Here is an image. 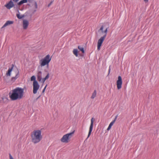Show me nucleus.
<instances>
[{"instance_id":"obj_1","label":"nucleus","mask_w":159,"mask_h":159,"mask_svg":"<svg viewBox=\"0 0 159 159\" xmlns=\"http://www.w3.org/2000/svg\"><path fill=\"white\" fill-rule=\"evenodd\" d=\"M24 94V89L19 87L12 90L11 92L9 93V96L11 100H16L21 99Z\"/></svg>"},{"instance_id":"obj_2","label":"nucleus","mask_w":159,"mask_h":159,"mask_svg":"<svg viewBox=\"0 0 159 159\" xmlns=\"http://www.w3.org/2000/svg\"><path fill=\"white\" fill-rule=\"evenodd\" d=\"M41 134V131L40 130H34L31 135L32 142L34 144L39 143L42 138Z\"/></svg>"},{"instance_id":"obj_3","label":"nucleus","mask_w":159,"mask_h":159,"mask_svg":"<svg viewBox=\"0 0 159 159\" xmlns=\"http://www.w3.org/2000/svg\"><path fill=\"white\" fill-rule=\"evenodd\" d=\"M52 58L49 55H46L42 59L39 61V64L41 67L46 65L48 66L49 63L51 61Z\"/></svg>"},{"instance_id":"obj_4","label":"nucleus","mask_w":159,"mask_h":159,"mask_svg":"<svg viewBox=\"0 0 159 159\" xmlns=\"http://www.w3.org/2000/svg\"><path fill=\"white\" fill-rule=\"evenodd\" d=\"M74 133V131H73L64 135L61 139V141L62 143H68L69 141V140L72 137Z\"/></svg>"},{"instance_id":"obj_5","label":"nucleus","mask_w":159,"mask_h":159,"mask_svg":"<svg viewBox=\"0 0 159 159\" xmlns=\"http://www.w3.org/2000/svg\"><path fill=\"white\" fill-rule=\"evenodd\" d=\"M13 72L14 73L15 76L12 77L10 81L11 83H13L15 82L16 80L20 76V72L18 69H16L13 70Z\"/></svg>"},{"instance_id":"obj_6","label":"nucleus","mask_w":159,"mask_h":159,"mask_svg":"<svg viewBox=\"0 0 159 159\" xmlns=\"http://www.w3.org/2000/svg\"><path fill=\"white\" fill-rule=\"evenodd\" d=\"M14 66L13 65H12V66L11 68H9L8 71L6 72L5 76L4 77V80L6 82L7 81V79L11 76V71L13 68Z\"/></svg>"},{"instance_id":"obj_7","label":"nucleus","mask_w":159,"mask_h":159,"mask_svg":"<svg viewBox=\"0 0 159 159\" xmlns=\"http://www.w3.org/2000/svg\"><path fill=\"white\" fill-rule=\"evenodd\" d=\"M40 85L38 84L37 81L33 82V93L34 94H36L39 89Z\"/></svg>"},{"instance_id":"obj_8","label":"nucleus","mask_w":159,"mask_h":159,"mask_svg":"<svg viewBox=\"0 0 159 159\" xmlns=\"http://www.w3.org/2000/svg\"><path fill=\"white\" fill-rule=\"evenodd\" d=\"M105 38V35H104L103 36L101 37L98 40L97 45V49L98 50H100L102 44Z\"/></svg>"},{"instance_id":"obj_9","label":"nucleus","mask_w":159,"mask_h":159,"mask_svg":"<svg viewBox=\"0 0 159 159\" xmlns=\"http://www.w3.org/2000/svg\"><path fill=\"white\" fill-rule=\"evenodd\" d=\"M116 83L117 89H120L121 88L122 83V78L120 76H118Z\"/></svg>"},{"instance_id":"obj_10","label":"nucleus","mask_w":159,"mask_h":159,"mask_svg":"<svg viewBox=\"0 0 159 159\" xmlns=\"http://www.w3.org/2000/svg\"><path fill=\"white\" fill-rule=\"evenodd\" d=\"M95 119L93 118H92L91 119V124L89 127V132L88 135V137L87 138H88L90 136L92 131L93 130V122L94 121Z\"/></svg>"},{"instance_id":"obj_11","label":"nucleus","mask_w":159,"mask_h":159,"mask_svg":"<svg viewBox=\"0 0 159 159\" xmlns=\"http://www.w3.org/2000/svg\"><path fill=\"white\" fill-rule=\"evenodd\" d=\"M8 101V99L7 97L2 96L0 97V103H7Z\"/></svg>"},{"instance_id":"obj_12","label":"nucleus","mask_w":159,"mask_h":159,"mask_svg":"<svg viewBox=\"0 0 159 159\" xmlns=\"http://www.w3.org/2000/svg\"><path fill=\"white\" fill-rule=\"evenodd\" d=\"M14 6L13 3L11 0L8 3L5 5V6L9 9L13 7Z\"/></svg>"},{"instance_id":"obj_13","label":"nucleus","mask_w":159,"mask_h":159,"mask_svg":"<svg viewBox=\"0 0 159 159\" xmlns=\"http://www.w3.org/2000/svg\"><path fill=\"white\" fill-rule=\"evenodd\" d=\"M29 24V23L27 20H24L23 22V29L24 30L26 29L28 26Z\"/></svg>"},{"instance_id":"obj_14","label":"nucleus","mask_w":159,"mask_h":159,"mask_svg":"<svg viewBox=\"0 0 159 159\" xmlns=\"http://www.w3.org/2000/svg\"><path fill=\"white\" fill-rule=\"evenodd\" d=\"M42 72L41 71H39L37 73V80L39 82H41L42 80Z\"/></svg>"},{"instance_id":"obj_15","label":"nucleus","mask_w":159,"mask_h":159,"mask_svg":"<svg viewBox=\"0 0 159 159\" xmlns=\"http://www.w3.org/2000/svg\"><path fill=\"white\" fill-rule=\"evenodd\" d=\"M117 117V116H116L114 120L112 121V122H111V123L110 124L108 128H107V130H109L111 128V126L113 125L114 123L115 122V121H116V119Z\"/></svg>"},{"instance_id":"obj_16","label":"nucleus","mask_w":159,"mask_h":159,"mask_svg":"<svg viewBox=\"0 0 159 159\" xmlns=\"http://www.w3.org/2000/svg\"><path fill=\"white\" fill-rule=\"evenodd\" d=\"M13 23V21H12L8 20L6 21L5 24L3 25L2 27V28H4L7 26L12 24Z\"/></svg>"},{"instance_id":"obj_17","label":"nucleus","mask_w":159,"mask_h":159,"mask_svg":"<svg viewBox=\"0 0 159 159\" xmlns=\"http://www.w3.org/2000/svg\"><path fill=\"white\" fill-rule=\"evenodd\" d=\"M27 2H29L32 3L33 4V5H34L35 8L36 9H37V3L35 1H34L33 0H27Z\"/></svg>"},{"instance_id":"obj_18","label":"nucleus","mask_w":159,"mask_h":159,"mask_svg":"<svg viewBox=\"0 0 159 159\" xmlns=\"http://www.w3.org/2000/svg\"><path fill=\"white\" fill-rule=\"evenodd\" d=\"M49 73H48L45 78H43L42 79L41 82L43 83H44L45 81L47 79H48L49 78Z\"/></svg>"},{"instance_id":"obj_19","label":"nucleus","mask_w":159,"mask_h":159,"mask_svg":"<svg viewBox=\"0 0 159 159\" xmlns=\"http://www.w3.org/2000/svg\"><path fill=\"white\" fill-rule=\"evenodd\" d=\"M97 94V92L96 90H94V91L92 93V96H91V98L92 99H94L96 96Z\"/></svg>"},{"instance_id":"obj_20","label":"nucleus","mask_w":159,"mask_h":159,"mask_svg":"<svg viewBox=\"0 0 159 159\" xmlns=\"http://www.w3.org/2000/svg\"><path fill=\"white\" fill-rule=\"evenodd\" d=\"M27 2V0H22L20 1L17 4L19 5H20L23 3H26Z\"/></svg>"},{"instance_id":"obj_21","label":"nucleus","mask_w":159,"mask_h":159,"mask_svg":"<svg viewBox=\"0 0 159 159\" xmlns=\"http://www.w3.org/2000/svg\"><path fill=\"white\" fill-rule=\"evenodd\" d=\"M73 54L76 57L78 56V50L76 49H75L73 50Z\"/></svg>"},{"instance_id":"obj_22","label":"nucleus","mask_w":159,"mask_h":159,"mask_svg":"<svg viewBox=\"0 0 159 159\" xmlns=\"http://www.w3.org/2000/svg\"><path fill=\"white\" fill-rule=\"evenodd\" d=\"M78 49L81 51L83 53H84V48L80 46H78Z\"/></svg>"},{"instance_id":"obj_23","label":"nucleus","mask_w":159,"mask_h":159,"mask_svg":"<svg viewBox=\"0 0 159 159\" xmlns=\"http://www.w3.org/2000/svg\"><path fill=\"white\" fill-rule=\"evenodd\" d=\"M31 81H34L33 82H34L35 81H37L36 80V77L34 76H32L31 78Z\"/></svg>"},{"instance_id":"obj_24","label":"nucleus","mask_w":159,"mask_h":159,"mask_svg":"<svg viewBox=\"0 0 159 159\" xmlns=\"http://www.w3.org/2000/svg\"><path fill=\"white\" fill-rule=\"evenodd\" d=\"M16 16H17V18L19 19H21L23 17V16H21L19 14H16Z\"/></svg>"},{"instance_id":"obj_25","label":"nucleus","mask_w":159,"mask_h":159,"mask_svg":"<svg viewBox=\"0 0 159 159\" xmlns=\"http://www.w3.org/2000/svg\"><path fill=\"white\" fill-rule=\"evenodd\" d=\"M107 28L104 31H103V33H104L105 34L104 35H105V37L107 36Z\"/></svg>"},{"instance_id":"obj_26","label":"nucleus","mask_w":159,"mask_h":159,"mask_svg":"<svg viewBox=\"0 0 159 159\" xmlns=\"http://www.w3.org/2000/svg\"><path fill=\"white\" fill-rule=\"evenodd\" d=\"M103 26H102L101 27L100 29V30H101L102 31V33H103Z\"/></svg>"},{"instance_id":"obj_27","label":"nucleus","mask_w":159,"mask_h":159,"mask_svg":"<svg viewBox=\"0 0 159 159\" xmlns=\"http://www.w3.org/2000/svg\"><path fill=\"white\" fill-rule=\"evenodd\" d=\"M47 84L45 86V87H44V89H43V91H42V93H43L44 92V91L46 89L47 87Z\"/></svg>"},{"instance_id":"obj_28","label":"nucleus","mask_w":159,"mask_h":159,"mask_svg":"<svg viewBox=\"0 0 159 159\" xmlns=\"http://www.w3.org/2000/svg\"><path fill=\"white\" fill-rule=\"evenodd\" d=\"M10 159H14L11 154H9Z\"/></svg>"},{"instance_id":"obj_29","label":"nucleus","mask_w":159,"mask_h":159,"mask_svg":"<svg viewBox=\"0 0 159 159\" xmlns=\"http://www.w3.org/2000/svg\"><path fill=\"white\" fill-rule=\"evenodd\" d=\"M19 0H13V1L15 2H17Z\"/></svg>"},{"instance_id":"obj_30","label":"nucleus","mask_w":159,"mask_h":159,"mask_svg":"<svg viewBox=\"0 0 159 159\" xmlns=\"http://www.w3.org/2000/svg\"><path fill=\"white\" fill-rule=\"evenodd\" d=\"M148 0H144V1L145 2H148Z\"/></svg>"},{"instance_id":"obj_31","label":"nucleus","mask_w":159,"mask_h":159,"mask_svg":"<svg viewBox=\"0 0 159 159\" xmlns=\"http://www.w3.org/2000/svg\"><path fill=\"white\" fill-rule=\"evenodd\" d=\"M41 96V95L39 96L37 98V99H38V98H39Z\"/></svg>"},{"instance_id":"obj_32","label":"nucleus","mask_w":159,"mask_h":159,"mask_svg":"<svg viewBox=\"0 0 159 159\" xmlns=\"http://www.w3.org/2000/svg\"><path fill=\"white\" fill-rule=\"evenodd\" d=\"M51 3H50L49 4H48V7H49V6H50L51 5Z\"/></svg>"},{"instance_id":"obj_33","label":"nucleus","mask_w":159,"mask_h":159,"mask_svg":"<svg viewBox=\"0 0 159 159\" xmlns=\"http://www.w3.org/2000/svg\"><path fill=\"white\" fill-rule=\"evenodd\" d=\"M110 69H109V72H110Z\"/></svg>"}]
</instances>
